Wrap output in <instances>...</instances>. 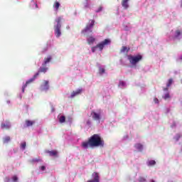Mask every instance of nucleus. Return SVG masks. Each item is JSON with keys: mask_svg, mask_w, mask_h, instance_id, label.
I'll list each match as a JSON object with an SVG mask.
<instances>
[{"mask_svg": "<svg viewBox=\"0 0 182 182\" xmlns=\"http://www.w3.org/2000/svg\"><path fill=\"white\" fill-rule=\"evenodd\" d=\"M60 123H65L66 122V117L65 116H61L59 118Z\"/></svg>", "mask_w": 182, "mask_h": 182, "instance_id": "nucleus-22", "label": "nucleus"}, {"mask_svg": "<svg viewBox=\"0 0 182 182\" xmlns=\"http://www.w3.org/2000/svg\"><path fill=\"white\" fill-rule=\"evenodd\" d=\"M21 149H25L26 148V142H23L21 145Z\"/></svg>", "mask_w": 182, "mask_h": 182, "instance_id": "nucleus-30", "label": "nucleus"}, {"mask_svg": "<svg viewBox=\"0 0 182 182\" xmlns=\"http://www.w3.org/2000/svg\"><path fill=\"white\" fill-rule=\"evenodd\" d=\"M180 59H181V60H182V55L181 56Z\"/></svg>", "mask_w": 182, "mask_h": 182, "instance_id": "nucleus-41", "label": "nucleus"}, {"mask_svg": "<svg viewBox=\"0 0 182 182\" xmlns=\"http://www.w3.org/2000/svg\"><path fill=\"white\" fill-rule=\"evenodd\" d=\"M85 8H89V4H86L85 5Z\"/></svg>", "mask_w": 182, "mask_h": 182, "instance_id": "nucleus-38", "label": "nucleus"}, {"mask_svg": "<svg viewBox=\"0 0 182 182\" xmlns=\"http://www.w3.org/2000/svg\"><path fill=\"white\" fill-rule=\"evenodd\" d=\"M87 126H90V124H92V122L90 120H87Z\"/></svg>", "mask_w": 182, "mask_h": 182, "instance_id": "nucleus-35", "label": "nucleus"}, {"mask_svg": "<svg viewBox=\"0 0 182 182\" xmlns=\"http://www.w3.org/2000/svg\"><path fill=\"white\" fill-rule=\"evenodd\" d=\"M62 19H63V17L62 16H59L55 19L56 25L54 26V32L56 38H60L62 35V31L60 30L62 28V25L60 24Z\"/></svg>", "mask_w": 182, "mask_h": 182, "instance_id": "nucleus-2", "label": "nucleus"}, {"mask_svg": "<svg viewBox=\"0 0 182 182\" xmlns=\"http://www.w3.org/2000/svg\"><path fill=\"white\" fill-rule=\"evenodd\" d=\"M134 147H135V149H136L139 151H143V145H141V144H136L134 145Z\"/></svg>", "mask_w": 182, "mask_h": 182, "instance_id": "nucleus-19", "label": "nucleus"}, {"mask_svg": "<svg viewBox=\"0 0 182 182\" xmlns=\"http://www.w3.org/2000/svg\"><path fill=\"white\" fill-rule=\"evenodd\" d=\"M46 153L49 154L50 157H58L57 151H46Z\"/></svg>", "mask_w": 182, "mask_h": 182, "instance_id": "nucleus-10", "label": "nucleus"}, {"mask_svg": "<svg viewBox=\"0 0 182 182\" xmlns=\"http://www.w3.org/2000/svg\"><path fill=\"white\" fill-rule=\"evenodd\" d=\"M91 116L93 120H96L97 122H99V123L100 122V120L102 119V112H100V111H99L98 112L92 111Z\"/></svg>", "mask_w": 182, "mask_h": 182, "instance_id": "nucleus-6", "label": "nucleus"}, {"mask_svg": "<svg viewBox=\"0 0 182 182\" xmlns=\"http://www.w3.org/2000/svg\"><path fill=\"white\" fill-rule=\"evenodd\" d=\"M110 40L109 39H105L102 42L98 43L97 46L92 47L91 50L92 52L95 53L96 52V50L98 48L100 50H103V48L106 46V45L110 44Z\"/></svg>", "mask_w": 182, "mask_h": 182, "instance_id": "nucleus-3", "label": "nucleus"}, {"mask_svg": "<svg viewBox=\"0 0 182 182\" xmlns=\"http://www.w3.org/2000/svg\"><path fill=\"white\" fill-rule=\"evenodd\" d=\"M89 23H90L85 26V29L82 31V33L84 35V36H87V32H90V33L93 32L92 28L95 26V20H90Z\"/></svg>", "mask_w": 182, "mask_h": 182, "instance_id": "nucleus-5", "label": "nucleus"}, {"mask_svg": "<svg viewBox=\"0 0 182 182\" xmlns=\"http://www.w3.org/2000/svg\"><path fill=\"white\" fill-rule=\"evenodd\" d=\"M181 83H182V80H181Z\"/></svg>", "mask_w": 182, "mask_h": 182, "instance_id": "nucleus-42", "label": "nucleus"}, {"mask_svg": "<svg viewBox=\"0 0 182 182\" xmlns=\"http://www.w3.org/2000/svg\"><path fill=\"white\" fill-rule=\"evenodd\" d=\"M181 137V135L180 134H177L174 136V140H176V141H178V140H180Z\"/></svg>", "mask_w": 182, "mask_h": 182, "instance_id": "nucleus-25", "label": "nucleus"}, {"mask_svg": "<svg viewBox=\"0 0 182 182\" xmlns=\"http://www.w3.org/2000/svg\"><path fill=\"white\" fill-rule=\"evenodd\" d=\"M82 93V90H77V91H73L71 94V97H75V96H77V95H80Z\"/></svg>", "mask_w": 182, "mask_h": 182, "instance_id": "nucleus-16", "label": "nucleus"}, {"mask_svg": "<svg viewBox=\"0 0 182 182\" xmlns=\"http://www.w3.org/2000/svg\"><path fill=\"white\" fill-rule=\"evenodd\" d=\"M26 124L27 127H30V126H33L35 124V121L26 120Z\"/></svg>", "mask_w": 182, "mask_h": 182, "instance_id": "nucleus-18", "label": "nucleus"}, {"mask_svg": "<svg viewBox=\"0 0 182 182\" xmlns=\"http://www.w3.org/2000/svg\"><path fill=\"white\" fill-rule=\"evenodd\" d=\"M125 85H126V83L123 81H121L119 85V86H125Z\"/></svg>", "mask_w": 182, "mask_h": 182, "instance_id": "nucleus-32", "label": "nucleus"}, {"mask_svg": "<svg viewBox=\"0 0 182 182\" xmlns=\"http://www.w3.org/2000/svg\"><path fill=\"white\" fill-rule=\"evenodd\" d=\"M129 50H130V48H127V46H122V48H121L122 53H128Z\"/></svg>", "mask_w": 182, "mask_h": 182, "instance_id": "nucleus-17", "label": "nucleus"}, {"mask_svg": "<svg viewBox=\"0 0 182 182\" xmlns=\"http://www.w3.org/2000/svg\"><path fill=\"white\" fill-rule=\"evenodd\" d=\"M60 7V3L59 1H55L53 5V8H54L55 11H59V8Z\"/></svg>", "mask_w": 182, "mask_h": 182, "instance_id": "nucleus-12", "label": "nucleus"}, {"mask_svg": "<svg viewBox=\"0 0 182 182\" xmlns=\"http://www.w3.org/2000/svg\"><path fill=\"white\" fill-rule=\"evenodd\" d=\"M38 73H36L32 78L26 82V84L23 86L22 88L23 93H25V88L28 86V85H29V83H32V82H33V80L38 77Z\"/></svg>", "mask_w": 182, "mask_h": 182, "instance_id": "nucleus-7", "label": "nucleus"}, {"mask_svg": "<svg viewBox=\"0 0 182 182\" xmlns=\"http://www.w3.org/2000/svg\"><path fill=\"white\" fill-rule=\"evenodd\" d=\"M149 182H156V181H154V179H151Z\"/></svg>", "mask_w": 182, "mask_h": 182, "instance_id": "nucleus-39", "label": "nucleus"}, {"mask_svg": "<svg viewBox=\"0 0 182 182\" xmlns=\"http://www.w3.org/2000/svg\"><path fill=\"white\" fill-rule=\"evenodd\" d=\"M139 182H146V178L143 177V176H140L139 177Z\"/></svg>", "mask_w": 182, "mask_h": 182, "instance_id": "nucleus-28", "label": "nucleus"}, {"mask_svg": "<svg viewBox=\"0 0 182 182\" xmlns=\"http://www.w3.org/2000/svg\"><path fill=\"white\" fill-rule=\"evenodd\" d=\"M83 149H93L95 147H105V140L100 134H95L87 141L82 143Z\"/></svg>", "mask_w": 182, "mask_h": 182, "instance_id": "nucleus-1", "label": "nucleus"}, {"mask_svg": "<svg viewBox=\"0 0 182 182\" xmlns=\"http://www.w3.org/2000/svg\"><path fill=\"white\" fill-rule=\"evenodd\" d=\"M154 103H156V104L159 103V99L154 98Z\"/></svg>", "mask_w": 182, "mask_h": 182, "instance_id": "nucleus-36", "label": "nucleus"}, {"mask_svg": "<svg viewBox=\"0 0 182 182\" xmlns=\"http://www.w3.org/2000/svg\"><path fill=\"white\" fill-rule=\"evenodd\" d=\"M33 5H36V8H38V4L33 3Z\"/></svg>", "mask_w": 182, "mask_h": 182, "instance_id": "nucleus-40", "label": "nucleus"}, {"mask_svg": "<svg viewBox=\"0 0 182 182\" xmlns=\"http://www.w3.org/2000/svg\"><path fill=\"white\" fill-rule=\"evenodd\" d=\"M171 85H173V78H170L168 80V83L166 84L167 87H170V86H171Z\"/></svg>", "mask_w": 182, "mask_h": 182, "instance_id": "nucleus-23", "label": "nucleus"}, {"mask_svg": "<svg viewBox=\"0 0 182 182\" xmlns=\"http://www.w3.org/2000/svg\"><path fill=\"white\" fill-rule=\"evenodd\" d=\"M50 60H52V56L51 55L48 56V58H45L43 65L46 66V65H48V63H49V62H50Z\"/></svg>", "mask_w": 182, "mask_h": 182, "instance_id": "nucleus-15", "label": "nucleus"}, {"mask_svg": "<svg viewBox=\"0 0 182 182\" xmlns=\"http://www.w3.org/2000/svg\"><path fill=\"white\" fill-rule=\"evenodd\" d=\"M181 35H182V30H176L175 35H174V39H178L180 38Z\"/></svg>", "mask_w": 182, "mask_h": 182, "instance_id": "nucleus-13", "label": "nucleus"}, {"mask_svg": "<svg viewBox=\"0 0 182 182\" xmlns=\"http://www.w3.org/2000/svg\"><path fill=\"white\" fill-rule=\"evenodd\" d=\"M40 169L41 170V171H45V170H46V167L45 166H42L40 167Z\"/></svg>", "mask_w": 182, "mask_h": 182, "instance_id": "nucleus-31", "label": "nucleus"}, {"mask_svg": "<svg viewBox=\"0 0 182 182\" xmlns=\"http://www.w3.org/2000/svg\"><path fill=\"white\" fill-rule=\"evenodd\" d=\"M87 42L88 43V45H93V43H95V42H96V38L92 36L87 37Z\"/></svg>", "mask_w": 182, "mask_h": 182, "instance_id": "nucleus-8", "label": "nucleus"}, {"mask_svg": "<svg viewBox=\"0 0 182 182\" xmlns=\"http://www.w3.org/2000/svg\"><path fill=\"white\" fill-rule=\"evenodd\" d=\"M1 127L3 130H9L11 129V124L7 122L6 124L2 123Z\"/></svg>", "mask_w": 182, "mask_h": 182, "instance_id": "nucleus-9", "label": "nucleus"}, {"mask_svg": "<svg viewBox=\"0 0 182 182\" xmlns=\"http://www.w3.org/2000/svg\"><path fill=\"white\" fill-rule=\"evenodd\" d=\"M12 178H13V181H16L18 180V176H13Z\"/></svg>", "mask_w": 182, "mask_h": 182, "instance_id": "nucleus-33", "label": "nucleus"}, {"mask_svg": "<svg viewBox=\"0 0 182 182\" xmlns=\"http://www.w3.org/2000/svg\"><path fill=\"white\" fill-rule=\"evenodd\" d=\"M156 164V161L151 160L149 161L148 166H154Z\"/></svg>", "mask_w": 182, "mask_h": 182, "instance_id": "nucleus-27", "label": "nucleus"}, {"mask_svg": "<svg viewBox=\"0 0 182 182\" xmlns=\"http://www.w3.org/2000/svg\"><path fill=\"white\" fill-rule=\"evenodd\" d=\"M102 9H103V7L100 6L97 11V12H100L102 11Z\"/></svg>", "mask_w": 182, "mask_h": 182, "instance_id": "nucleus-34", "label": "nucleus"}, {"mask_svg": "<svg viewBox=\"0 0 182 182\" xmlns=\"http://www.w3.org/2000/svg\"><path fill=\"white\" fill-rule=\"evenodd\" d=\"M46 72H48V68L41 67L39 68L38 72L36 73H38V76H39L40 73H46Z\"/></svg>", "mask_w": 182, "mask_h": 182, "instance_id": "nucleus-14", "label": "nucleus"}, {"mask_svg": "<svg viewBox=\"0 0 182 182\" xmlns=\"http://www.w3.org/2000/svg\"><path fill=\"white\" fill-rule=\"evenodd\" d=\"M164 99L165 100H167V99H170V94L169 93H166L164 97Z\"/></svg>", "mask_w": 182, "mask_h": 182, "instance_id": "nucleus-29", "label": "nucleus"}, {"mask_svg": "<svg viewBox=\"0 0 182 182\" xmlns=\"http://www.w3.org/2000/svg\"><path fill=\"white\" fill-rule=\"evenodd\" d=\"M122 5L124 9H129V0H122Z\"/></svg>", "mask_w": 182, "mask_h": 182, "instance_id": "nucleus-11", "label": "nucleus"}, {"mask_svg": "<svg viewBox=\"0 0 182 182\" xmlns=\"http://www.w3.org/2000/svg\"><path fill=\"white\" fill-rule=\"evenodd\" d=\"M164 92L168 91V87H164Z\"/></svg>", "mask_w": 182, "mask_h": 182, "instance_id": "nucleus-37", "label": "nucleus"}, {"mask_svg": "<svg viewBox=\"0 0 182 182\" xmlns=\"http://www.w3.org/2000/svg\"><path fill=\"white\" fill-rule=\"evenodd\" d=\"M43 89L44 90H49V81L48 80L44 81Z\"/></svg>", "mask_w": 182, "mask_h": 182, "instance_id": "nucleus-21", "label": "nucleus"}, {"mask_svg": "<svg viewBox=\"0 0 182 182\" xmlns=\"http://www.w3.org/2000/svg\"><path fill=\"white\" fill-rule=\"evenodd\" d=\"M105 72H106L105 68H99V73H100V75H103V73H105Z\"/></svg>", "mask_w": 182, "mask_h": 182, "instance_id": "nucleus-26", "label": "nucleus"}, {"mask_svg": "<svg viewBox=\"0 0 182 182\" xmlns=\"http://www.w3.org/2000/svg\"><path fill=\"white\" fill-rule=\"evenodd\" d=\"M31 164H35V163H39V161H42V160L39 158L33 159L29 161Z\"/></svg>", "mask_w": 182, "mask_h": 182, "instance_id": "nucleus-20", "label": "nucleus"}, {"mask_svg": "<svg viewBox=\"0 0 182 182\" xmlns=\"http://www.w3.org/2000/svg\"><path fill=\"white\" fill-rule=\"evenodd\" d=\"M141 59H143V56H141V55H138L136 56H133L132 55H128V60H129V63L131 65H133V66H136V65H137V63H139Z\"/></svg>", "mask_w": 182, "mask_h": 182, "instance_id": "nucleus-4", "label": "nucleus"}, {"mask_svg": "<svg viewBox=\"0 0 182 182\" xmlns=\"http://www.w3.org/2000/svg\"><path fill=\"white\" fill-rule=\"evenodd\" d=\"M9 141H11V136L4 138V143H9Z\"/></svg>", "mask_w": 182, "mask_h": 182, "instance_id": "nucleus-24", "label": "nucleus"}]
</instances>
